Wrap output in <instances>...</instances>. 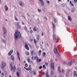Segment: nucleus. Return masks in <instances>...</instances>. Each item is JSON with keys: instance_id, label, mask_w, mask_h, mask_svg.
Returning <instances> with one entry per match:
<instances>
[{"instance_id": "nucleus-4", "label": "nucleus", "mask_w": 77, "mask_h": 77, "mask_svg": "<svg viewBox=\"0 0 77 77\" xmlns=\"http://www.w3.org/2000/svg\"><path fill=\"white\" fill-rule=\"evenodd\" d=\"M54 63H51V67L52 70H54Z\"/></svg>"}, {"instance_id": "nucleus-32", "label": "nucleus", "mask_w": 77, "mask_h": 77, "mask_svg": "<svg viewBox=\"0 0 77 77\" xmlns=\"http://www.w3.org/2000/svg\"><path fill=\"white\" fill-rule=\"evenodd\" d=\"M43 57H45V52H44L43 53Z\"/></svg>"}, {"instance_id": "nucleus-55", "label": "nucleus", "mask_w": 77, "mask_h": 77, "mask_svg": "<svg viewBox=\"0 0 77 77\" xmlns=\"http://www.w3.org/2000/svg\"><path fill=\"white\" fill-rule=\"evenodd\" d=\"M40 48H42V45H40Z\"/></svg>"}, {"instance_id": "nucleus-45", "label": "nucleus", "mask_w": 77, "mask_h": 77, "mask_svg": "<svg viewBox=\"0 0 77 77\" xmlns=\"http://www.w3.org/2000/svg\"><path fill=\"white\" fill-rule=\"evenodd\" d=\"M38 11L39 12H40L41 11V9H38Z\"/></svg>"}, {"instance_id": "nucleus-27", "label": "nucleus", "mask_w": 77, "mask_h": 77, "mask_svg": "<svg viewBox=\"0 0 77 77\" xmlns=\"http://www.w3.org/2000/svg\"><path fill=\"white\" fill-rule=\"evenodd\" d=\"M26 54L27 56H29V51H27L26 52Z\"/></svg>"}, {"instance_id": "nucleus-62", "label": "nucleus", "mask_w": 77, "mask_h": 77, "mask_svg": "<svg viewBox=\"0 0 77 77\" xmlns=\"http://www.w3.org/2000/svg\"><path fill=\"white\" fill-rule=\"evenodd\" d=\"M57 15H58V16L60 15V14H59V13H57Z\"/></svg>"}, {"instance_id": "nucleus-1", "label": "nucleus", "mask_w": 77, "mask_h": 77, "mask_svg": "<svg viewBox=\"0 0 77 77\" xmlns=\"http://www.w3.org/2000/svg\"><path fill=\"white\" fill-rule=\"evenodd\" d=\"M14 38L15 40H17L18 38H21V33L20 31L16 30L14 34Z\"/></svg>"}, {"instance_id": "nucleus-14", "label": "nucleus", "mask_w": 77, "mask_h": 77, "mask_svg": "<svg viewBox=\"0 0 77 77\" xmlns=\"http://www.w3.org/2000/svg\"><path fill=\"white\" fill-rule=\"evenodd\" d=\"M68 20L70 21L71 22V21H72V19L71 18L69 17V16H68Z\"/></svg>"}, {"instance_id": "nucleus-18", "label": "nucleus", "mask_w": 77, "mask_h": 77, "mask_svg": "<svg viewBox=\"0 0 77 77\" xmlns=\"http://www.w3.org/2000/svg\"><path fill=\"white\" fill-rule=\"evenodd\" d=\"M54 21L55 22V23H57V18H55L54 17Z\"/></svg>"}, {"instance_id": "nucleus-30", "label": "nucleus", "mask_w": 77, "mask_h": 77, "mask_svg": "<svg viewBox=\"0 0 77 77\" xmlns=\"http://www.w3.org/2000/svg\"><path fill=\"white\" fill-rule=\"evenodd\" d=\"M14 18H15V20H16V21H18V20L17 18V17H16V16H14Z\"/></svg>"}, {"instance_id": "nucleus-33", "label": "nucleus", "mask_w": 77, "mask_h": 77, "mask_svg": "<svg viewBox=\"0 0 77 77\" xmlns=\"http://www.w3.org/2000/svg\"><path fill=\"white\" fill-rule=\"evenodd\" d=\"M4 76V73H1V77H3Z\"/></svg>"}, {"instance_id": "nucleus-15", "label": "nucleus", "mask_w": 77, "mask_h": 77, "mask_svg": "<svg viewBox=\"0 0 77 77\" xmlns=\"http://www.w3.org/2000/svg\"><path fill=\"white\" fill-rule=\"evenodd\" d=\"M36 38L37 41H38L39 39V34H38L37 36H36Z\"/></svg>"}, {"instance_id": "nucleus-12", "label": "nucleus", "mask_w": 77, "mask_h": 77, "mask_svg": "<svg viewBox=\"0 0 77 77\" xmlns=\"http://www.w3.org/2000/svg\"><path fill=\"white\" fill-rule=\"evenodd\" d=\"M54 53H55V54H57V48H54Z\"/></svg>"}, {"instance_id": "nucleus-52", "label": "nucleus", "mask_w": 77, "mask_h": 77, "mask_svg": "<svg viewBox=\"0 0 77 77\" xmlns=\"http://www.w3.org/2000/svg\"><path fill=\"white\" fill-rule=\"evenodd\" d=\"M37 57L36 56H35V57H34V59L35 60H36V58Z\"/></svg>"}, {"instance_id": "nucleus-22", "label": "nucleus", "mask_w": 77, "mask_h": 77, "mask_svg": "<svg viewBox=\"0 0 77 77\" xmlns=\"http://www.w3.org/2000/svg\"><path fill=\"white\" fill-rule=\"evenodd\" d=\"M32 74L33 75H35L36 73V72H35V70H33L32 72Z\"/></svg>"}, {"instance_id": "nucleus-25", "label": "nucleus", "mask_w": 77, "mask_h": 77, "mask_svg": "<svg viewBox=\"0 0 77 77\" xmlns=\"http://www.w3.org/2000/svg\"><path fill=\"white\" fill-rule=\"evenodd\" d=\"M19 5L20 6H24V4H23L21 2L20 3Z\"/></svg>"}, {"instance_id": "nucleus-47", "label": "nucleus", "mask_w": 77, "mask_h": 77, "mask_svg": "<svg viewBox=\"0 0 77 77\" xmlns=\"http://www.w3.org/2000/svg\"><path fill=\"white\" fill-rule=\"evenodd\" d=\"M58 72L59 73H60L61 72V70L60 69H58Z\"/></svg>"}, {"instance_id": "nucleus-58", "label": "nucleus", "mask_w": 77, "mask_h": 77, "mask_svg": "<svg viewBox=\"0 0 77 77\" xmlns=\"http://www.w3.org/2000/svg\"><path fill=\"white\" fill-rule=\"evenodd\" d=\"M63 65H66V62H64L63 63Z\"/></svg>"}, {"instance_id": "nucleus-37", "label": "nucleus", "mask_w": 77, "mask_h": 77, "mask_svg": "<svg viewBox=\"0 0 77 77\" xmlns=\"http://www.w3.org/2000/svg\"><path fill=\"white\" fill-rule=\"evenodd\" d=\"M43 68H44V69H46V67H45V65H43Z\"/></svg>"}, {"instance_id": "nucleus-2", "label": "nucleus", "mask_w": 77, "mask_h": 77, "mask_svg": "<svg viewBox=\"0 0 77 77\" xmlns=\"http://www.w3.org/2000/svg\"><path fill=\"white\" fill-rule=\"evenodd\" d=\"M2 65L1 66V68L2 69H4L5 68V67L6 66V64L5 62H2Z\"/></svg>"}, {"instance_id": "nucleus-56", "label": "nucleus", "mask_w": 77, "mask_h": 77, "mask_svg": "<svg viewBox=\"0 0 77 77\" xmlns=\"http://www.w3.org/2000/svg\"><path fill=\"white\" fill-rule=\"evenodd\" d=\"M46 45L48 46V47H49V45H48V43H46Z\"/></svg>"}, {"instance_id": "nucleus-28", "label": "nucleus", "mask_w": 77, "mask_h": 77, "mask_svg": "<svg viewBox=\"0 0 77 77\" xmlns=\"http://www.w3.org/2000/svg\"><path fill=\"white\" fill-rule=\"evenodd\" d=\"M76 73H77V71H74L73 72V74H74V75H75V74H76Z\"/></svg>"}, {"instance_id": "nucleus-5", "label": "nucleus", "mask_w": 77, "mask_h": 77, "mask_svg": "<svg viewBox=\"0 0 77 77\" xmlns=\"http://www.w3.org/2000/svg\"><path fill=\"white\" fill-rule=\"evenodd\" d=\"M10 66H11V70L12 71L13 69V71L14 72H15V69H16V67H15V66H14V69H13V67H12V66H11V65H10Z\"/></svg>"}, {"instance_id": "nucleus-61", "label": "nucleus", "mask_w": 77, "mask_h": 77, "mask_svg": "<svg viewBox=\"0 0 77 77\" xmlns=\"http://www.w3.org/2000/svg\"><path fill=\"white\" fill-rule=\"evenodd\" d=\"M42 52V51H41V50H40L39 51V53H41Z\"/></svg>"}, {"instance_id": "nucleus-49", "label": "nucleus", "mask_w": 77, "mask_h": 77, "mask_svg": "<svg viewBox=\"0 0 77 77\" xmlns=\"http://www.w3.org/2000/svg\"><path fill=\"white\" fill-rule=\"evenodd\" d=\"M64 72H65V71H64V70L63 69L62 70V73H64Z\"/></svg>"}, {"instance_id": "nucleus-43", "label": "nucleus", "mask_w": 77, "mask_h": 77, "mask_svg": "<svg viewBox=\"0 0 77 77\" xmlns=\"http://www.w3.org/2000/svg\"><path fill=\"white\" fill-rule=\"evenodd\" d=\"M75 76H76V77H77V73L75 75H73V77H74Z\"/></svg>"}, {"instance_id": "nucleus-48", "label": "nucleus", "mask_w": 77, "mask_h": 77, "mask_svg": "<svg viewBox=\"0 0 77 77\" xmlns=\"http://www.w3.org/2000/svg\"><path fill=\"white\" fill-rule=\"evenodd\" d=\"M29 40L30 41V42H32V41H33V39L31 38Z\"/></svg>"}, {"instance_id": "nucleus-57", "label": "nucleus", "mask_w": 77, "mask_h": 77, "mask_svg": "<svg viewBox=\"0 0 77 77\" xmlns=\"http://www.w3.org/2000/svg\"><path fill=\"white\" fill-rule=\"evenodd\" d=\"M30 32L31 33H32V32H33V31H32V30H30Z\"/></svg>"}, {"instance_id": "nucleus-9", "label": "nucleus", "mask_w": 77, "mask_h": 77, "mask_svg": "<svg viewBox=\"0 0 77 77\" xmlns=\"http://www.w3.org/2000/svg\"><path fill=\"white\" fill-rule=\"evenodd\" d=\"M25 47L26 50H29V48L28 45L27 44H25Z\"/></svg>"}, {"instance_id": "nucleus-6", "label": "nucleus", "mask_w": 77, "mask_h": 77, "mask_svg": "<svg viewBox=\"0 0 77 77\" xmlns=\"http://www.w3.org/2000/svg\"><path fill=\"white\" fill-rule=\"evenodd\" d=\"M2 29L3 31L4 32V34H6L7 33V31H6V29L5 27H3Z\"/></svg>"}, {"instance_id": "nucleus-7", "label": "nucleus", "mask_w": 77, "mask_h": 77, "mask_svg": "<svg viewBox=\"0 0 77 77\" xmlns=\"http://www.w3.org/2000/svg\"><path fill=\"white\" fill-rule=\"evenodd\" d=\"M74 60H72L71 61H70L68 62L67 65L69 66H71L72 65V62H74Z\"/></svg>"}, {"instance_id": "nucleus-60", "label": "nucleus", "mask_w": 77, "mask_h": 77, "mask_svg": "<svg viewBox=\"0 0 77 77\" xmlns=\"http://www.w3.org/2000/svg\"><path fill=\"white\" fill-rule=\"evenodd\" d=\"M22 24H23V25H24V22H22Z\"/></svg>"}, {"instance_id": "nucleus-23", "label": "nucleus", "mask_w": 77, "mask_h": 77, "mask_svg": "<svg viewBox=\"0 0 77 77\" xmlns=\"http://www.w3.org/2000/svg\"><path fill=\"white\" fill-rule=\"evenodd\" d=\"M17 77H20V73L18 72H17Z\"/></svg>"}, {"instance_id": "nucleus-10", "label": "nucleus", "mask_w": 77, "mask_h": 77, "mask_svg": "<svg viewBox=\"0 0 77 77\" xmlns=\"http://www.w3.org/2000/svg\"><path fill=\"white\" fill-rule=\"evenodd\" d=\"M17 55L18 57L19 60L20 61L21 60H20V53H19V52H18V51H17Z\"/></svg>"}, {"instance_id": "nucleus-41", "label": "nucleus", "mask_w": 77, "mask_h": 77, "mask_svg": "<svg viewBox=\"0 0 77 77\" xmlns=\"http://www.w3.org/2000/svg\"><path fill=\"white\" fill-rule=\"evenodd\" d=\"M33 31H34V32H36V28H33Z\"/></svg>"}, {"instance_id": "nucleus-26", "label": "nucleus", "mask_w": 77, "mask_h": 77, "mask_svg": "<svg viewBox=\"0 0 77 77\" xmlns=\"http://www.w3.org/2000/svg\"><path fill=\"white\" fill-rule=\"evenodd\" d=\"M27 60L28 63H30V58H29V57H28L27 59Z\"/></svg>"}, {"instance_id": "nucleus-19", "label": "nucleus", "mask_w": 77, "mask_h": 77, "mask_svg": "<svg viewBox=\"0 0 77 77\" xmlns=\"http://www.w3.org/2000/svg\"><path fill=\"white\" fill-rule=\"evenodd\" d=\"M1 41L2 42L4 43V44H6V41L5 40L2 39Z\"/></svg>"}, {"instance_id": "nucleus-38", "label": "nucleus", "mask_w": 77, "mask_h": 77, "mask_svg": "<svg viewBox=\"0 0 77 77\" xmlns=\"http://www.w3.org/2000/svg\"><path fill=\"white\" fill-rule=\"evenodd\" d=\"M24 29H25V30H27V27H26V26H25V27L24 28Z\"/></svg>"}, {"instance_id": "nucleus-53", "label": "nucleus", "mask_w": 77, "mask_h": 77, "mask_svg": "<svg viewBox=\"0 0 77 77\" xmlns=\"http://www.w3.org/2000/svg\"><path fill=\"white\" fill-rule=\"evenodd\" d=\"M74 1L75 3H77V0H74Z\"/></svg>"}, {"instance_id": "nucleus-17", "label": "nucleus", "mask_w": 77, "mask_h": 77, "mask_svg": "<svg viewBox=\"0 0 77 77\" xmlns=\"http://www.w3.org/2000/svg\"><path fill=\"white\" fill-rule=\"evenodd\" d=\"M5 11H8V10L9 9L8 8V6H7V5L5 6Z\"/></svg>"}, {"instance_id": "nucleus-44", "label": "nucleus", "mask_w": 77, "mask_h": 77, "mask_svg": "<svg viewBox=\"0 0 77 77\" xmlns=\"http://www.w3.org/2000/svg\"><path fill=\"white\" fill-rule=\"evenodd\" d=\"M46 2L47 3H48V5H49L50 3V2L49 1H46Z\"/></svg>"}, {"instance_id": "nucleus-59", "label": "nucleus", "mask_w": 77, "mask_h": 77, "mask_svg": "<svg viewBox=\"0 0 77 77\" xmlns=\"http://www.w3.org/2000/svg\"><path fill=\"white\" fill-rule=\"evenodd\" d=\"M58 1L60 2H62V0H58Z\"/></svg>"}, {"instance_id": "nucleus-11", "label": "nucleus", "mask_w": 77, "mask_h": 77, "mask_svg": "<svg viewBox=\"0 0 77 77\" xmlns=\"http://www.w3.org/2000/svg\"><path fill=\"white\" fill-rule=\"evenodd\" d=\"M12 53H13V50H11L8 53V54L9 55V56H11V54H12Z\"/></svg>"}, {"instance_id": "nucleus-63", "label": "nucleus", "mask_w": 77, "mask_h": 77, "mask_svg": "<svg viewBox=\"0 0 77 77\" xmlns=\"http://www.w3.org/2000/svg\"><path fill=\"white\" fill-rule=\"evenodd\" d=\"M43 32H42V36H43Z\"/></svg>"}, {"instance_id": "nucleus-34", "label": "nucleus", "mask_w": 77, "mask_h": 77, "mask_svg": "<svg viewBox=\"0 0 77 77\" xmlns=\"http://www.w3.org/2000/svg\"><path fill=\"white\" fill-rule=\"evenodd\" d=\"M51 74L52 75H53V74H54V72H53V71H52L51 72Z\"/></svg>"}, {"instance_id": "nucleus-16", "label": "nucleus", "mask_w": 77, "mask_h": 77, "mask_svg": "<svg viewBox=\"0 0 77 77\" xmlns=\"http://www.w3.org/2000/svg\"><path fill=\"white\" fill-rule=\"evenodd\" d=\"M52 25H53V27L54 29H56V25H55L53 23H52Z\"/></svg>"}, {"instance_id": "nucleus-35", "label": "nucleus", "mask_w": 77, "mask_h": 77, "mask_svg": "<svg viewBox=\"0 0 77 77\" xmlns=\"http://www.w3.org/2000/svg\"><path fill=\"white\" fill-rule=\"evenodd\" d=\"M34 51H31V54L32 55V56H33V53H34Z\"/></svg>"}, {"instance_id": "nucleus-50", "label": "nucleus", "mask_w": 77, "mask_h": 77, "mask_svg": "<svg viewBox=\"0 0 77 77\" xmlns=\"http://www.w3.org/2000/svg\"><path fill=\"white\" fill-rule=\"evenodd\" d=\"M45 65H48V63H45Z\"/></svg>"}, {"instance_id": "nucleus-29", "label": "nucleus", "mask_w": 77, "mask_h": 77, "mask_svg": "<svg viewBox=\"0 0 77 77\" xmlns=\"http://www.w3.org/2000/svg\"><path fill=\"white\" fill-rule=\"evenodd\" d=\"M74 11H75V9H74V8L72 9V10H71L72 12H74Z\"/></svg>"}, {"instance_id": "nucleus-54", "label": "nucleus", "mask_w": 77, "mask_h": 77, "mask_svg": "<svg viewBox=\"0 0 77 77\" xmlns=\"http://www.w3.org/2000/svg\"><path fill=\"white\" fill-rule=\"evenodd\" d=\"M33 59H34V57H33V55H32V58L31 59L32 60H33Z\"/></svg>"}, {"instance_id": "nucleus-20", "label": "nucleus", "mask_w": 77, "mask_h": 77, "mask_svg": "<svg viewBox=\"0 0 77 77\" xmlns=\"http://www.w3.org/2000/svg\"><path fill=\"white\" fill-rule=\"evenodd\" d=\"M11 59H12V60H14V56L11 55Z\"/></svg>"}, {"instance_id": "nucleus-31", "label": "nucleus", "mask_w": 77, "mask_h": 77, "mask_svg": "<svg viewBox=\"0 0 77 77\" xmlns=\"http://www.w3.org/2000/svg\"><path fill=\"white\" fill-rule=\"evenodd\" d=\"M38 60H39V58H38V57H37L36 58V62H38Z\"/></svg>"}, {"instance_id": "nucleus-24", "label": "nucleus", "mask_w": 77, "mask_h": 77, "mask_svg": "<svg viewBox=\"0 0 77 77\" xmlns=\"http://www.w3.org/2000/svg\"><path fill=\"white\" fill-rule=\"evenodd\" d=\"M46 77H49V75H48V72H47L46 74Z\"/></svg>"}, {"instance_id": "nucleus-64", "label": "nucleus", "mask_w": 77, "mask_h": 77, "mask_svg": "<svg viewBox=\"0 0 77 77\" xmlns=\"http://www.w3.org/2000/svg\"><path fill=\"white\" fill-rule=\"evenodd\" d=\"M45 19L46 20H47V17H45Z\"/></svg>"}, {"instance_id": "nucleus-21", "label": "nucleus", "mask_w": 77, "mask_h": 77, "mask_svg": "<svg viewBox=\"0 0 77 77\" xmlns=\"http://www.w3.org/2000/svg\"><path fill=\"white\" fill-rule=\"evenodd\" d=\"M70 3L72 6H74V4H72L71 1H70Z\"/></svg>"}, {"instance_id": "nucleus-8", "label": "nucleus", "mask_w": 77, "mask_h": 77, "mask_svg": "<svg viewBox=\"0 0 77 77\" xmlns=\"http://www.w3.org/2000/svg\"><path fill=\"white\" fill-rule=\"evenodd\" d=\"M41 4L42 5L44 6V5H45V3L44 2V1L42 0H39Z\"/></svg>"}, {"instance_id": "nucleus-3", "label": "nucleus", "mask_w": 77, "mask_h": 77, "mask_svg": "<svg viewBox=\"0 0 77 77\" xmlns=\"http://www.w3.org/2000/svg\"><path fill=\"white\" fill-rule=\"evenodd\" d=\"M24 68L26 69V70H27V71H32V67H31V66L30 65H29V68H26V67H24Z\"/></svg>"}, {"instance_id": "nucleus-40", "label": "nucleus", "mask_w": 77, "mask_h": 77, "mask_svg": "<svg viewBox=\"0 0 77 77\" xmlns=\"http://www.w3.org/2000/svg\"><path fill=\"white\" fill-rule=\"evenodd\" d=\"M17 28H18V29H21V26L19 25L17 26Z\"/></svg>"}, {"instance_id": "nucleus-42", "label": "nucleus", "mask_w": 77, "mask_h": 77, "mask_svg": "<svg viewBox=\"0 0 77 77\" xmlns=\"http://www.w3.org/2000/svg\"><path fill=\"white\" fill-rule=\"evenodd\" d=\"M34 43L35 44H36V39H34Z\"/></svg>"}, {"instance_id": "nucleus-51", "label": "nucleus", "mask_w": 77, "mask_h": 77, "mask_svg": "<svg viewBox=\"0 0 77 77\" xmlns=\"http://www.w3.org/2000/svg\"><path fill=\"white\" fill-rule=\"evenodd\" d=\"M42 66H40L39 67V69H42Z\"/></svg>"}, {"instance_id": "nucleus-39", "label": "nucleus", "mask_w": 77, "mask_h": 77, "mask_svg": "<svg viewBox=\"0 0 77 77\" xmlns=\"http://www.w3.org/2000/svg\"><path fill=\"white\" fill-rule=\"evenodd\" d=\"M17 27L19 26H20V24H19V23L18 22L17 23Z\"/></svg>"}, {"instance_id": "nucleus-36", "label": "nucleus", "mask_w": 77, "mask_h": 77, "mask_svg": "<svg viewBox=\"0 0 77 77\" xmlns=\"http://www.w3.org/2000/svg\"><path fill=\"white\" fill-rule=\"evenodd\" d=\"M25 66L26 67V68H27L28 66V64L27 63L25 64Z\"/></svg>"}, {"instance_id": "nucleus-46", "label": "nucleus", "mask_w": 77, "mask_h": 77, "mask_svg": "<svg viewBox=\"0 0 77 77\" xmlns=\"http://www.w3.org/2000/svg\"><path fill=\"white\" fill-rule=\"evenodd\" d=\"M38 62H41V59H39L38 61Z\"/></svg>"}, {"instance_id": "nucleus-13", "label": "nucleus", "mask_w": 77, "mask_h": 77, "mask_svg": "<svg viewBox=\"0 0 77 77\" xmlns=\"http://www.w3.org/2000/svg\"><path fill=\"white\" fill-rule=\"evenodd\" d=\"M54 39H56V40H57V39H58V38H57V36H56L55 35H54Z\"/></svg>"}]
</instances>
